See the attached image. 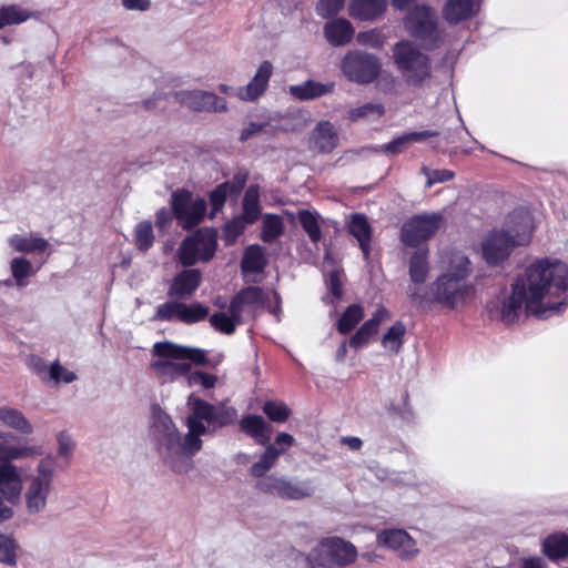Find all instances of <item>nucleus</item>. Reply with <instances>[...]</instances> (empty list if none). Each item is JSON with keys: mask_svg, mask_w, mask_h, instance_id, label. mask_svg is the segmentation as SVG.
Wrapping results in <instances>:
<instances>
[{"mask_svg": "<svg viewBox=\"0 0 568 568\" xmlns=\"http://www.w3.org/2000/svg\"><path fill=\"white\" fill-rule=\"evenodd\" d=\"M242 215L246 224H254L261 216L262 207L260 205V187L257 184H251L243 197Z\"/></svg>", "mask_w": 568, "mask_h": 568, "instance_id": "obj_31", "label": "nucleus"}, {"mask_svg": "<svg viewBox=\"0 0 568 568\" xmlns=\"http://www.w3.org/2000/svg\"><path fill=\"white\" fill-rule=\"evenodd\" d=\"M468 263V260L464 256L458 258L456 272H447L439 276L424 292L417 305L438 303L445 307L454 308L463 304L473 294V287L466 282L469 274Z\"/></svg>", "mask_w": 568, "mask_h": 568, "instance_id": "obj_3", "label": "nucleus"}, {"mask_svg": "<svg viewBox=\"0 0 568 568\" xmlns=\"http://www.w3.org/2000/svg\"><path fill=\"white\" fill-rule=\"evenodd\" d=\"M217 248V233L214 229H199L186 236L178 250L179 262L190 267L197 262L211 261Z\"/></svg>", "mask_w": 568, "mask_h": 568, "instance_id": "obj_8", "label": "nucleus"}, {"mask_svg": "<svg viewBox=\"0 0 568 568\" xmlns=\"http://www.w3.org/2000/svg\"><path fill=\"white\" fill-rule=\"evenodd\" d=\"M355 559V546L341 537H325L306 557L308 568H343Z\"/></svg>", "mask_w": 568, "mask_h": 568, "instance_id": "obj_5", "label": "nucleus"}, {"mask_svg": "<svg viewBox=\"0 0 568 568\" xmlns=\"http://www.w3.org/2000/svg\"><path fill=\"white\" fill-rule=\"evenodd\" d=\"M186 376L189 385H201L205 389L213 388L217 382L215 375L202 371L190 372Z\"/></svg>", "mask_w": 568, "mask_h": 568, "instance_id": "obj_55", "label": "nucleus"}, {"mask_svg": "<svg viewBox=\"0 0 568 568\" xmlns=\"http://www.w3.org/2000/svg\"><path fill=\"white\" fill-rule=\"evenodd\" d=\"M568 290V266L559 260L542 258L529 265L513 284L511 294L500 306L498 317L514 323L525 305L528 314L545 317L548 311H560L566 304L555 302Z\"/></svg>", "mask_w": 568, "mask_h": 568, "instance_id": "obj_1", "label": "nucleus"}, {"mask_svg": "<svg viewBox=\"0 0 568 568\" xmlns=\"http://www.w3.org/2000/svg\"><path fill=\"white\" fill-rule=\"evenodd\" d=\"M175 100L194 112L220 113L227 110L225 99L203 90H184L174 93Z\"/></svg>", "mask_w": 568, "mask_h": 568, "instance_id": "obj_12", "label": "nucleus"}, {"mask_svg": "<svg viewBox=\"0 0 568 568\" xmlns=\"http://www.w3.org/2000/svg\"><path fill=\"white\" fill-rule=\"evenodd\" d=\"M50 376L55 382L63 381L64 383H72L77 379L73 372L67 371L59 362H54L50 367Z\"/></svg>", "mask_w": 568, "mask_h": 568, "instance_id": "obj_60", "label": "nucleus"}, {"mask_svg": "<svg viewBox=\"0 0 568 568\" xmlns=\"http://www.w3.org/2000/svg\"><path fill=\"white\" fill-rule=\"evenodd\" d=\"M386 0H357V19L374 20L386 10Z\"/></svg>", "mask_w": 568, "mask_h": 568, "instance_id": "obj_40", "label": "nucleus"}, {"mask_svg": "<svg viewBox=\"0 0 568 568\" xmlns=\"http://www.w3.org/2000/svg\"><path fill=\"white\" fill-rule=\"evenodd\" d=\"M268 301L267 294L261 286L248 285L241 288L230 301L229 311L243 316L244 312L256 314L258 307L266 305Z\"/></svg>", "mask_w": 568, "mask_h": 568, "instance_id": "obj_15", "label": "nucleus"}, {"mask_svg": "<svg viewBox=\"0 0 568 568\" xmlns=\"http://www.w3.org/2000/svg\"><path fill=\"white\" fill-rule=\"evenodd\" d=\"M256 483L255 488L266 495H272L285 500H300L314 495L315 488L312 480H292L284 476H263Z\"/></svg>", "mask_w": 568, "mask_h": 568, "instance_id": "obj_10", "label": "nucleus"}, {"mask_svg": "<svg viewBox=\"0 0 568 568\" xmlns=\"http://www.w3.org/2000/svg\"><path fill=\"white\" fill-rule=\"evenodd\" d=\"M7 26L19 24L27 21L32 13L18 4H10L0 8Z\"/></svg>", "mask_w": 568, "mask_h": 568, "instance_id": "obj_48", "label": "nucleus"}, {"mask_svg": "<svg viewBox=\"0 0 568 568\" xmlns=\"http://www.w3.org/2000/svg\"><path fill=\"white\" fill-rule=\"evenodd\" d=\"M515 243L510 234L504 231H493L483 242V255L487 263L495 265L507 258Z\"/></svg>", "mask_w": 568, "mask_h": 568, "instance_id": "obj_17", "label": "nucleus"}, {"mask_svg": "<svg viewBox=\"0 0 568 568\" xmlns=\"http://www.w3.org/2000/svg\"><path fill=\"white\" fill-rule=\"evenodd\" d=\"M341 70L348 81H355V51H348L341 62Z\"/></svg>", "mask_w": 568, "mask_h": 568, "instance_id": "obj_62", "label": "nucleus"}, {"mask_svg": "<svg viewBox=\"0 0 568 568\" xmlns=\"http://www.w3.org/2000/svg\"><path fill=\"white\" fill-rule=\"evenodd\" d=\"M267 265L264 247L258 244L248 245L241 260L243 274H257L264 272Z\"/></svg>", "mask_w": 568, "mask_h": 568, "instance_id": "obj_27", "label": "nucleus"}, {"mask_svg": "<svg viewBox=\"0 0 568 568\" xmlns=\"http://www.w3.org/2000/svg\"><path fill=\"white\" fill-rule=\"evenodd\" d=\"M348 348L355 349V335L345 338L337 347L335 353V362L337 364L346 362Z\"/></svg>", "mask_w": 568, "mask_h": 568, "instance_id": "obj_63", "label": "nucleus"}, {"mask_svg": "<svg viewBox=\"0 0 568 568\" xmlns=\"http://www.w3.org/2000/svg\"><path fill=\"white\" fill-rule=\"evenodd\" d=\"M201 281L202 273L200 270H183L173 277L168 295L179 300L190 298L199 288Z\"/></svg>", "mask_w": 568, "mask_h": 568, "instance_id": "obj_20", "label": "nucleus"}, {"mask_svg": "<svg viewBox=\"0 0 568 568\" xmlns=\"http://www.w3.org/2000/svg\"><path fill=\"white\" fill-rule=\"evenodd\" d=\"M262 410L270 422L284 424L291 417L292 410L286 403L276 399L266 400Z\"/></svg>", "mask_w": 568, "mask_h": 568, "instance_id": "obj_39", "label": "nucleus"}, {"mask_svg": "<svg viewBox=\"0 0 568 568\" xmlns=\"http://www.w3.org/2000/svg\"><path fill=\"white\" fill-rule=\"evenodd\" d=\"M389 317L388 310L383 306L377 307L372 317L357 328V347L369 343L371 338L377 334L382 323Z\"/></svg>", "mask_w": 568, "mask_h": 568, "instance_id": "obj_29", "label": "nucleus"}, {"mask_svg": "<svg viewBox=\"0 0 568 568\" xmlns=\"http://www.w3.org/2000/svg\"><path fill=\"white\" fill-rule=\"evenodd\" d=\"M311 148L320 153L332 152L338 142L334 125L329 121L317 123L311 135Z\"/></svg>", "mask_w": 568, "mask_h": 568, "instance_id": "obj_25", "label": "nucleus"}, {"mask_svg": "<svg viewBox=\"0 0 568 568\" xmlns=\"http://www.w3.org/2000/svg\"><path fill=\"white\" fill-rule=\"evenodd\" d=\"M440 213L417 214L408 219L400 229V240L407 246H417L433 237L444 225Z\"/></svg>", "mask_w": 568, "mask_h": 568, "instance_id": "obj_11", "label": "nucleus"}, {"mask_svg": "<svg viewBox=\"0 0 568 568\" xmlns=\"http://www.w3.org/2000/svg\"><path fill=\"white\" fill-rule=\"evenodd\" d=\"M240 430L255 439L258 445H266L271 440L273 427L260 415H245L241 418Z\"/></svg>", "mask_w": 568, "mask_h": 568, "instance_id": "obj_23", "label": "nucleus"}, {"mask_svg": "<svg viewBox=\"0 0 568 568\" xmlns=\"http://www.w3.org/2000/svg\"><path fill=\"white\" fill-rule=\"evenodd\" d=\"M164 434L160 439V446L164 448L165 459L175 471H182V468L175 463V458H182V435L175 427L171 417L164 415L161 418Z\"/></svg>", "mask_w": 568, "mask_h": 568, "instance_id": "obj_18", "label": "nucleus"}, {"mask_svg": "<svg viewBox=\"0 0 568 568\" xmlns=\"http://www.w3.org/2000/svg\"><path fill=\"white\" fill-rule=\"evenodd\" d=\"M382 542L402 560H410L419 554L417 542L403 529H389L377 535Z\"/></svg>", "mask_w": 568, "mask_h": 568, "instance_id": "obj_16", "label": "nucleus"}, {"mask_svg": "<svg viewBox=\"0 0 568 568\" xmlns=\"http://www.w3.org/2000/svg\"><path fill=\"white\" fill-rule=\"evenodd\" d=\"M342 277H343V272L335 268V270H332L325 278V283H326L328 291L336 300H339L343 296Z\"/></svg>", "mask_w": 568, "mask_h": 568, "instance_id": "obj_56", "label": "nucleus"}, {"mask_svg": "<svg viewBox=\"0 0 568 568\" xmlns=\"http://www.w3.org/2000/svg\"><path fill=\"white\" fill-rule=\"evenodd\" d=\"M479 11V0H447L443 16L449 23H458Z\"/></svg>", "mask_w": 568, "mask_h": 568, "instance_id": "obj_26", "label": "nucleus"}, {"mask_svg": "<svg viewBox=\"0 0 568 568\" xmlns=\"http://www.w3.org/2000/svg\"><path fill=\"white\" fill-rule=\"evenodd\" d=\"M0 420L10 428H13L22 434L30 435L33 432L32 425L24 417V415L12 407H0Z\"/></svg>", "mask_w": 568, "mask_h": 568, "instance_id": "obj_35", "label": "nucleus"}, {"mask_svg": "<svg viewBox=\"0 0 568 568\" xmlns=\"http://www.w3.org/2000/svg\"><path fill=\"white\" fill-rule=\"evenodd\" d=\"M357 43L369 44L374 48H382L384 41L378 32L368 31L357 33Z\"/></svg>", "mask_w": 568, "mask_h": 568, "instance_id": "obj_64", "label": "nucleus"}, {"mask_svg": "<svg viewBox=\"0 0 568 568\" xmlns=\"http://www.w3.org/2000/svg\"><path fill=\"white\" fill-rule=\"evenodd\" d=\"M542 552L551 560L568 556V536L565 534H552L542 541Z\"/></svg>", "mask_w": 568, "mask_h": 568, "instance_id": "obj_34", "label": "nucleus"}, {"mask_svg": "<svg viewBox=\"0 0 568 568\" xmlns=\"http://www.w3.org/2000/svg\"><path fill=\"white\" fill-rule=\"evenodd\" d=\"M211 326L225 335H232L235 333L236 327L243 324V316L235 314L233 311H229V314L224 312H215L210 318Z\"/></svg>", "mask_w": 568, "mask_h": 568, "instance_id": "obj_33", "label": "nucleus"}, {"mask_svg": "<svg viewBox=\"0 0 568 568\" xmlns=\"http://www.w3.org/2000/svg\"><path fill=\"white\" fill-rule=\"evenodd\" d=\"M429 273L428 250L420 248L416 251L408 262V274L410 284L407 287V294L413 303L418 304L426 290L423 284L426 282Z\"/></svg>", "mask_w": 568, "mask_h": 568, "instance_id": "obj_14", "label": "nucleus"}, {"mask_svg": "<svg viewBox=\"0 0 568 568\" xmlns=\"http://www.w3.org/2000/svg\"><path fill=\"white\" fill-rule=\"evenodd\" d=\"M32 264L30 261L23 257H16L11 262L12 276L17 281L18 285H22V281L28 277L31 273Z\"/></svg>", "mask_w": 568, "mask_h": 568, "instance_id": "obj_52", "label": "nucleus"}, {"mask_svg": "<svg viewBox=\"0 0 568 568\" xmlns=\"http://www.w3.org/2000/svg\"><path fill=\"white\" fill-rule=\"evenodd\" d=\"M406 326L402 322H395L383 335L382 346L390 355H396L404 343Z\"/></svg>", "mask_w": 568, "mask_h": 568, "instance_id": "obj_36", "label": "nucleus"}, {"mask_svg": "<svg viewBox=\"0 0 568 568\" xmlns=\"http://www.w3.org/2000/svg\"><path fill=\"white\" fill-rule=\"evenodd\" d=\"M272 73L273 64L267 60L263 61L253 79L239 89L237 97L248 102L257 100L266 91Z\"/></svg>", "mask_w": 568, "mask_h": 568, "instance_id": "obj_21", "label": "nucleus"}, {"mask_svg": "<svg viewBox=\"0 0 568 568\" xmlns=\"http://www.w3.org/2000/svg\"><path fill=\"white\" fill-rule=\"evenodd\" d=\"M438 135V132L437 131H432V130H425V131H420V132H412L405 136H402L397 140H395L394 142H392L388 146H387V150L393 152V153H396L399 151V146L403 145L404 143L406 142H412V141H422V140H425V139H428V138H433V136H437Z\"/></svg>", "mask_w": 568, "mask_h": 568, "instance_id": "obj_51", "label": "nucleus"}, {"mask_svg": "<svg viewBox=\"0 0 568 568\" xmlns=\"http://www.w3.org/2000/svg\"><path fill=\"white\" fill-rule=\"evenodd\" d=\"M209 316V307L195 302L190 305L182 303L180 322L194 324L204 321Z\"/></svg>", "mask_w": 568, "mask_h": 568, "instance_id": "obj_43", "label": "nucleus"}, {"mask_svg": "<svg viewBox=\"0 0 568 568\" xmlns=\"http://www.w3.org/2000/svg\"><path fill=\"white\" fill-rule=\"evenodd\" d=\"M393 59L408 85L422 87L432 77V61L412 41L394 44Z\"/></svg>", "mask_w": 568, "mask_h": 568, "instance_id": "obj_4", "label": "nucleus"}, {"mask_svg": "<svg viewBox=\"0 0 568 568\" xmlns=\"http://www.w3.org/2000/svg\"><path fill=\"white\" fill-rule=\"evenodd\" d=\"M29 450L7 445L6 435L0 433V493L12 504L19 500L22 484L17 467L10 460L27 456Z\"/></svg>", "mask_w": 568, "mask_h": 568, "instance_id": "obj_7", "label": "nucleus"}, {"mask_svg": "<svg viewBox=\"0 0 568 568\" xmlns=\"http://www.w3.org/2000/svg\"><path fill=\"white\" fill-rule=\"evenodd\" d=\"M297 219L310 241L317 244L322 240V229L318 221L320 215L316 212L304 209L297 212Z\"/></svg>", "mask_w": 568, "mask_h": 568, "instance_id": "obj_37", "label": "nucleus"}, {"mask_svg": "<svg viewBox=\"0 0 568 568\" xmlns=\"http://www.w3.org/2000/svg\"><path fill=\"white\" fill-rule=\"evenodd\" d=\"M248 180V172L243 170L236 172L230 181H225L220 186L226 191V194L236 199L243 191Z\"/></svg>", "mask_w": 568, "mask_h": 568, "instance_id": "obj_46", "label": "nucleus"}, {"mask_svg": "<svg viewBox=\"0 0 568 568\" xmlns=\"http://www.w3.org/2000/svg\"><path fill=\"white\" fill-rule=\"evenodd\" d=\"M355 328V303L349 304L336 324L339 334L346 335Z\"/></svg>", "mask_w": 568, "mask_h": 568, "instance_id": "obj_53", "label": "nucleus"}, {"mask_svg": "<svg viewBox=\"0 0 568 568\" xmlns=\"http://www.w3.org/2000/svg\"><path fill=\"white\" fill-rule=\"evenodd\" d=\"M11 245L16 251L22 253H42L48 248V242L41 237H23L14 236L11 240Z\"/></svg>", "mask_w": 568, "mask_h": 568, "instance_id": "obj_41", "label": "nucleus"}, {"mask_svg": "<svg viewBox=\"0 0 568 568\" xmlns=\"http://www.w3.org/2000/svg\"><path fill=\"white\" fill-rule=\"evenodd\" d=\"M226 191H224L220 184L216 185L210 193H209V201L211 205V217H213L216 213L223 210L226 199H227Z\"/></svg>", "mask_w": 568, "mask_h": 568, "instance_id": "obj_57", "label": "nucleus"}, {"mask_svg": "<svg viewBox=\"0 0 568 568\" xmlns=\"http://www.w3.org/2000/svg\"><path fill=\"white\" fill-rule=\"evenodd\" d=\"M335 87V82L333 81L322 83L308 79L301 84L291 85L288 92L295 100L312 101L334 93Z\"/></svg>", "mask_w": 568, "mask_h": 568, "instance_id": "obj_22", "label": "nucleus"}, {"mask_svg": "<svg viewBox=\"0 0 568 568\" xmlns=\"http://www.w3.org/2000/svg\"><path fill=\"white\" fill-rule=\"evenodd\" d=\"M382 73L378 58L371 53L357 52V83L373 82Z\"/></svg>", "mask_w": 568, "mask_h": 568, "instance_id": "obj_28", "label": "nucleus"}, {"mask_svg": "<svg viewBox=\"0 0 568 568\" xmlns=\"http://www.w3.org/2000/svg\"><path fill=\"white\" fill-rule=\"evenodd\" d=\"M244 224H246V223L244 222V220L241 216L234 217L233 220L227 222L223 227V234H224L225 242L229 244L235 242V240L241 234H243V232L245 230Z\"/></svg>", "mask_w": 568, "mask_h": 568, "instance_id": "obj_54", "label": "nucleus"}, {"mask_svg": "<svg viewBox=\"0 0 568 568\" xmlns=\"http://www.w3.org/2000/svg\"><path fill=\"white\" fill-rule=\"evenodd\" d=\"M151 367L159 377L169 381H174L178 377L186 376L191 371V364L189 363H174L163 359L152 362Z\"/></svg>", "mask_w": 568, "mask_h": 568, "instance_id": "obj_32", "label": "nucleus"}, {"mask_svg": "<svg viewBox=\"0 0 568 568\" xmlns=\"http://www.w3.org/2000/svg\"><path fill=\"white\" fill-rule=\"evenodd\" d=\"M371 235L372 229L366 216L364 214H357V242L366 260L369 256Z\"/></svg>", "mask_w": 568, "mask_h": 568, "instance_id": "obj_45", "label": "nucleus"}, {"mask_svg": "<svg viewBox=\"0 0 568 568\" xmlns=\"http://www.w3.org/2000/svg\"><path fill=\"white\" fill-rule=\"evenodd\" d=\"M17 548L18 545L16 540L9 536L0 534V561L9 565L16 566L17 564Z\"/></svg>", "mask_w": 568, "mask_h": 568, "instance_id": "obj_47", "label": "nucleus"}, {"mask_svg": "<svg viewBox=\"0 0 568 568\" xmlns=\"http://www.w3.org/2000/svg\"><path fill=\"white\" fill-rule=\"evenodd\" d=\"M346 0H317L315 11L323 19L337 16L344 8Z\"/></svg>", "mask_w": 568, "mask_h": 568, "instance_id": "obj_50", "label": "nucleus"}, {"mask_svg": "<svg viewBox=\"0 0 568 568\" xmlns=\"http://www.w3.org/2000/svg\"><path fill=\"white\" fill-rule=\"evenodd\" d=\"M184 347L172 342H158L153 346V354L161 358L182 361Z\"/></svg>", "mask_w": 568, "mask_h": 568, "instance_id": "obj_44", "label": "nucleus"}, {"mask_svg": "<svg viewBox=\"0 0 568 568\" xmlns=\"http://www.w3.org/2000/svg\"><path fill=\"white\" fill-rule=\"evenodd\" d=\"M427 176L426 187H430L435 183L449 181L454 178V173L449 170H428L423 169Z\"/></svg>", "mask_w": 568, "mask_h": 568, "instance_id": "obj_58", "label": "nucleus"}, {"mask_svg": "<svg viewBox=\"0 0 568 568\" xmlns=\"http://www.w3.org/2000/svg\"><path fill=\"white\" fill-rule=\"evenodd\" d=\"M384 114V106L379 103H368L357 108V119L366 118L368 120H377Z\"/></svg>", "mask_w": 568, "mask_h": 568, "instance_id": "obj_59", "label": "nucleus"}, {"mask_svg": "<svg viewBox=\"0 0 568 568\" xmlns=\"http://www.w3.org/2000/svg\"><path fill=\"white\" fill-rule=\"evenodd\" d=\"M170 202L173 216L183 230H192L203 222L207 211L203 197L194 199L191 191L178 189L172 192Z\"/></svg>", "mask_w": 568, "mask_h": 568, "instance_id": "obj_9", "label": "nucleus"}, {"mask_svg": "<svg viewBox=\"0 0 568 568\" xmlns=\"http://www.w3.org/2000/svg\"><path fill=\"white\" fill-rule=\"evenodd\" d=\"M531 229V216L528 211L516 209L507 215L501 231L510 234L515 243L525 245L529 242Z\"/></svg>", "mask_w": 568, "mask_h": 568, "instance_id": "obj_19", "label": "nucleus"}, {"mask_svg": "<svg viewBox=\"0 0 568 568\" xmlns=\"http://www.w3.org/2000/svg\"><path fill=\"white\" fill-rule=\"evenodd\" d=\"M154 239L153 227L150 221H142L135 226L134 241L139 251L146 252L153 245Z\"/></svg>", "mask_w": 568, "mask_h": 568, "instance_id": "obj_42", "label": "nucleus"}, {"mask_svg": "<svg viewBox=\"0 0 568 568\" xmlns=\"http://www.w3.org/2000/svg\"><path fill=\"white\" fill-rule=\"evenodd\" d=\"M326 41L333 47H342L351 42L354 36L353 24L345 18L328 20L323 28Z\"/></svg>", "mask_w": 568, "mask_h": 568, "instance_id": "obj_24", "label": "nucleus"}, {"mask_svg": "<svg viewBox=\"0 0 568 568\" xmlns=\"http://www.w3.org/2000/svg\"><path fill=\"white\" fill-rule=\"evenodd\" d=\"M183 359H189L193 364L199 366H206L209 364V358L205 353V351L201 348H194V347H184V355Z\"/></svg>", "mask_w": 568, "mask_h": 568, "instance_id": "obj_61", "label": "nucleus"}, {"mask_svg": "<svg viewBox=\"0 0 568 568\" xmlns=\"http://www.w3.org/2000/svg\"><path fill=\"white\" fill-rule=\"evenodd\" d=\"M49 490L48 479H32L26 493V503L29 511L38 513L45 506Z\"/></svg>", "mask_w": 568, "mask_h": 568, "instance_id": "obj_30", "label": "nucleus"}, {"mask_svg": "<svg viewBox=\"0 0 568 568\" xmlns=\"http://www.w3.org/2000/svg\"><path fill=\"white\" fill-rule=\"evenodd\" d=\"M437 22L436 12L426 6L415 7L407 13L404 21L408 33L420 42L423 49L428 51L436 49L444 40Z\"/></svg>", "mask_w": 568, "mask_h": 568, "instance_id": "obj_6", "label": "nucleus"}, {"mask_svg": "<svg viewBox=\"0 0 568 568\" xmlns=\"http://www.w3.org/2000/svg\"><path fill=\"white\" fill-rule=\"evenodd\" d=\"M182 303L181 302H165L156 307L153 320L168 321L179 320L181 317Z\"/></svg>", "mask_w": 568, "mask_h": 568, "instance_id": "obj_49", "label": "nucleus"}, {"mask_svg": "<svg viewBox=\"0 0 568 568\" xmlns=\"http://www.w3.org/2000/svg\"><path fill=\"white\" fill-rule=\"evenodd\" d=\"M285 232V225L281 215L267 213L264 215L260 237L264 243H271Z\"/></svg>", "mask_w": 568, "mask_h": 568, "instance_id": "obj_38", "label": "nucleus"}, {"mask_svg": "<svg viewBox=\"0 0 568 568\" xmlns=\"http://www.w3.org/2000/svg\"><path fill=\"white\" fill-rule=\"evenodd\" d=\"M237 410L233 406L213 405L202 398L192 402V414L186 418L187 434L182 437L184 462L202 449L201 436L234 424Z\"/></svg>", "mask_w": 568, "mask_h": 568, "instance_id": "obj_2", "label": "nucleus"}, {"mask_svg": "<svg viewBox=\"0 0 568 568\" xmlns=\"http://www.w3.org/2000/svg\"><path fill=\"white\" fill-rule=\"evenodd\" d=\"M294 445L295 438L291 434L285 432L278 433L272 444L264 445L265 450L260 459L251 466L250 474L254 477H263L275 466L278 457L284 455Z\"/></svg>", "mask_w": 568, "mask_h": 568, "instance_id": "obj_13", "label": "nucleus"}]
</instances>
